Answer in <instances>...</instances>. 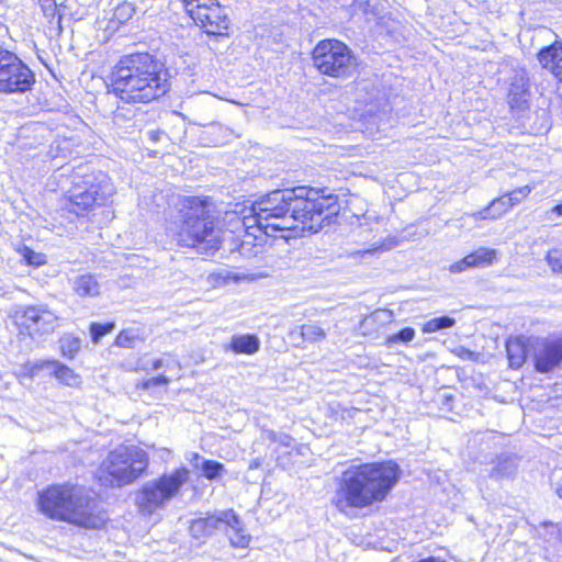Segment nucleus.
Masks as SVG:
<instances>
[{
	"label": "nucleus",
	"mask_w": 562,
	"mask_h": 562,
	"mask_svg": "<svg viewBox=\"0 0 562 562\" xmlns=\"http://www.w3.org/2000/svg\"><path fill=\"white\" fill-rule=\"evenodd\" d=\"M340 212L338 196L325 189L297 186L270 191L255 201L243 225L257 227L267 236L295 231L318 233L337 223Z\"/></svg>",
	"instance_id": "nucleus-1"
},
{
	"label": "nucleus",
	"mask_w": 562,
	"mask_h": 562,
	"mask_svg": "<svg viewBox=\"0 0 562 562\" xmlns=\"http://www.w3.org/2000/svg\"><path fill=\"white\" fill-rule=\"evenodd\" d=\"M110 80L111 92L130 104L159 100L171 88L165 61L148 52L123 56L114 66Z\"/></svg>",
	"instance_id": "nucleus-2"
},
{
	"label": "nucleus",
	"mask_w": 562,
	"mask_h": 562,
	"mask_svg": "<svg viewBox=\"0 0 562 562\" xmlns=\"http://www.w3.org/2000/svg\"><path fill=\"white\" fill-rule=\"evenodd\" d=\"M179 205L180 225L175 235L177 244L205 255L220 249L212 200L209 196L186 195L180 199Z\"/></svg>",
	"instance_id": "nucleus-3"
},
{
	"label": "nucleus",
	"mask_w": 562,
	"mask_h": 562,
	"mask_svg": "<svg viewBox=\"0 0 562 562\" xmlns=\"http://www.w3.org/2000/svg\"><path fill=\"white\" fill-rule=\"evenodd\" d=\"M38 510L46 517L86 529L104 526L108 516L87 494H38Z\"/></svg>",
	"instance_id": "nucleus-4"
},
{
	"label": "nucleus",
	"mask_w": 562,
	"mask_h": 562,
	"mask_svg": "<svg viewBox=\"0 0 562 562\" xmlns=\"http://www.w3.org/2000/svg\"><path fill=\"white\" fill-rule=\"evenodd\" d=\"M401 475L393 460L351 465L341 473L336 492H391Z\"/></svg>",
	"instance_id": "nucleus-5"
},
{
	"label": "nucleus",
	"mask_w": 562,
	"mask_h": 562,
	"mask_svg": "<svg viewBox=\"0 0 562 562\" xmlns=\"http://www.w3.org/2000/svg\"><path fill=\"white\" fill-rule=\"evenodd\" d=\"M147 453L135 446H121L111 451L100 469V481H110L111 486L122 487L135 481L147 468Z\"/></svg>",
	"instance_id": "nucleus-6"
},
{
	"label": "nucleus",
	"mask_w": 562,
	"mask_h": 562,
	"mask_svg": "<svg viewBox=\"0 0 562 562\" xmlns=\"http://www.w3.org/2000/svg\"><path fill=\"white\" fill-rule=\"evenodd\" d=\"M114 193V186L108 175L99 171L85 175L81 182L75 183L67 196L66 207L80 216L97 206L104 205Z\"/></svg>",
	"instance_id": "nucleus-7"
},
{
	"label": "nucleus",
	"mask_w": 562,
	"mask_h": 562,
	"mask_svg": "<svg viewBox=\"0 0 562 562\" xmlns=\"http://www.w3.org/2000/svg\"><path fill=\"white\" fill-rule=\"evenodd\" d=\"M312 60L322 75L333 78L349 77L357 64L353 52L335 38L319 41L312 50Z\"/></svg>",
	"instance_id": "nucleus-8"
},
{
	"label": "nucleus",
	"mask_w": 562,
	"mask_h": 562,
	"mask_svg": "<svg viewBox=\"0 0 562 562\" xmlns=\"http://www.w3.org/2000/svg\"><path fill=\"white\" fill-rule=\"evenodd\" d=\"M35 74L14 53L0 47V92L23 94L35 85Z\"/></svg>",
	"instance_id": "nucleus-9"
},
{
	"label": "nucleus",
	"mask_w": 562,
	"mask_h": 562,
	"mask_svg": "<svg viewBox=\"0 0 562 562\" xmlns=\"http://www.w3.org/2000/svg\"><path fill=\"white\" fill-rule=\"evenodd\" d=\"M186 12L209 35L227 36L229 18L217 0H181Z\"/></svg>",
	"instance_id": "nucleus-10"
},
{
	"label": "nucleus",
	"mask_w": 562,
	"mask_h": 562,
	"mask_svg": "<svg viewBox=\"0 0 562 562\" xmlns=\"http://www.w3.org/2000/svg\"><path fill=\"white\" fill-rule=\"evenodd\" d=\"M20 319L31 336L48 335L58 327V316L46 304L23 307Z\"/></svg>",
	"instance_id": "nucleus-11"
},
{
	"label": "nucleus",
	"mask_w": 562,
	"mask_h": 562,
	"mask_svg": "<svg viewBox=\"0 0 562 562\" xmlns=\"http://www.w3.org/2000/svg\"><path fill=\"white\" fill-rule=\"evenodd\" d=\"M535 369L548 373L562 362V337L543 339L535 350Z\"/></svg>",
	"instance_id": "nucleus-12"
},
{
	"label": "nucleus",
	"mask_w": 562,
	"mask_h": 562,
	"mask_svg": "<svg viewBox=\"0 0 562 562\" xmlns=\"http://www.w3.org/2000/svg\"><path fill=\"white\" fill-rule=\"evenodd\" d=\"M385 494H337L333 499L336 507L347 516H355L359 509L370 506L374 502H382Z\"/></svg>",
	"instance_id": "nucleus-13"
},
{
	"label": "nucleus",
	"mask_w": 562,
	"mask_h": 562,
	"mask_svg": "<svg viewBox=\"0 0 562 562\" xmlns=\"http://www.w3.org/2000/svg\"><path fill=\"white\" fill-rule=\"evenodd\" d=\"M224 521L222 530L226 532L229 543L234 548H247L251 536L244 529L239 517L232 510H223Z\"/></svg>",
	"instance_id": "nucleus-14"
},
{
	"label": "nucleus",
	"mask_w": 562,
	"mask_h": 562,
	"mask_svg": "<svg viewBox=\"0 0 562 562\" xmlns=\"http://www.w3.org/2000/svg\"><path fill=\"white\" fill-rule=\"evenodd\" d=\"M186 461L191 465L193 471L200 473L206 480L214 481L226 472L223 463L204 458L198 452L188 451L184 454Z\"/></svg>",
	"instance_id": "nucleus-15"
},
{
	"label": "nucleus",
	"mask_w": 562,
	"mask_h": 562,
	"mask_svg": "<svg viewBox=\"0 0 562 562\" xmlns=\"http://www.w3.org/2000/svg\"><path fill=\"white\" fill-rule=\"evenodd\" d=\"M191 471L187 467H180L170 473L162 474L156 482L155 488L144 487L139 492H179L189 481Z\"/></svg>",
	"instance_id": "nucleus-16"
},
{
	"label": "nucleus",
	"mask_w": 562,
	"mask_h": 562,
	"mask_svg": "<svg viewBox=\"0 0 562 562\" xmlns=\"http://www.w3.org/2000/svg\"><path fill=\"white\" fill-rule=\"evenodd\" d=\"M223 521V510L214 515L194 519L189 528L190 535L194 539L204 542L216 530H222Z\"/></svg>",
	"instance_id": "nucleus-17"
},
{
	"label": "nucleus",
	"mask_w": 562,
	"mask_h": 562,
	"mask_svg": "<svg viewBox=\"0 0 562 562\" xmlns=\"http://www.w3.org/2000/svg\"><path fill=\"white\" fill-rule=\"evenodd\" d=\"M537 56L542 68L562 81V42H554L541 48Z\"/></svg>",
	"instance_id": "nucleus-18"
},
{
	"label": "nucleus",
	"mask_w": 562,
	"mask_h": 562,
	"mask_svg": "<svg viewBox=\"0 0 562 562\" xmlns=\"http://www.w3.org/2000/svg\"><path fill=\"white\" fill-rule=\"evenodd\" d=\"M529 80L524 75H516L509 87L508 104L513 110L525 111L529 106Z\"/></svg>",
	"instance_id": "nucleus-19"
},
{
	"label": "nucleus",
	"mask_w": 562,
	"mask_h": 562,
	"mask_svg": "<svg viewBox=\"0 0 562 562\" xmlns=\"http://www.w3.org/2000/svg\"><path fill=\"white\" fill-rule=\"evenodd\" d=\"M393 321L394 314L392 311L378 308L360 322L359 329L363 336H372L381 328L392 324Z\"/></svg>",
	"instance_id": "nucleus-20"
},
{
	"label": "nucleus",
	"mask_w": 562,
	"mask_h": 562,
	"mask_svg": "<svg viewBox=\"0 0 562 562\" xmlns=\"http://www.w3.org/2000/svg\"><path fill=\"white\" fill-rule=\"evenodd\" d=\"M260 345V339L256 334H235L224 346V351H232L235 355H254L259 351Z\"/></svg>",
	"instance_id": "nucleus-21"
},
{
	"label": "nucleus",
	"mask_w": 562,
	"mask_h": 562,
	"mask_svg": "<svg viewBox=\"0 0 562 562\" xmlns=\"http://www.w3.org/2000/svg\"><path fill=\"white\" fill-rule=\"evenodd\" d=\"M173 494H136L135 504L143 516L162 509Z\"/></svg>",
	"instance_id": "nucleus-22"
},
{
	"label": "nucleus",
	"mask_w": 562,
	"mask_h": 562,
	"mask_svg": "<svg viewBox=\"0 0 562 562\" xmlns=\"http://www.w3.org/2000/svg\"><path fill=\"white\" fill-rule=\"evenodd\" d=\"M35 367L37 369L52 371L58 381L68 386H74L79 382V375H77L68 366L59 362L58 360H44Z\"/></svg>",
	"instance_id": "nucleus-23"
},
{
	"label": "nucleus",
	"mask_w": 562,
	"mask_h": 562,
	"mask_svg": "<svg viewBox=\"0 0 562 562\" xmlns=\"http://www.w3.org/2000/svg\"><path fill=\"white\" fill-rule=\"evenodd\" d=\"M514 205L512 194H504L491 201L483 210L473 214L475 220H496Z\"/></svg>",
	"instance_id": "nucleus-24"
},
{
	"label": "nucleus",
	"mask_w": 562,
	"mask_h": 562,
	"mask_svg": "<svg viewBox=\"0 0 562 562\" xmlns=\"http://www.w3.org/2000/svg\"><path fill=\"white\" fill-rule=\"evenodd\" d=\"M518 467V458L515 454L502 453L497 457L496 463L490 471V476L495 480L512 477Z\"/></svg>",
	"instance_id": "nucleus-25"
},
{
	"label": "nucleus",
	"mask_w": 562,
	"mask_h": 562,
	"mask_svg": "<svg viewBox=\"0 0 562 562\" xmlns=\"http://www.w3.org/2000/svg\"><path fill=\"white\" fill-rule=\"evenodd\" d=\"M506 352L510 368L519 369L526 362L527 347L520 337L506 342Z\"/></svg>",
	"instance_id": "nucleus-26"
},
{
	"label": "nucleus",
	"mask_w": 562,
	"mask_h": 562,
	"mask_svg": "<svg viewBox=\"0 0 562 562\" xmlns=\"http://www.w3.org/2000/svg\"><path fill=\"white\" fill-rule=\"evenodd\" d=\"M74 291L81 297H95L100 294V284L92 274H82L76 278Z\"/></svg>",
	"instance_id": "nucleus-27"
},
{
	"label": "nucleus",
	"mask_w": 562,
	"mask_h": 562,
	"mask_svg": "<svg viewBox=\"0 0 562 562\" xmlns=\"http://www.w3.org/2000/svg\"><path fill=\"white\" fill-rule=\"evenodd\" d=\"M58 344L61 356L68 360H72L80 351L82 340L72 334H64L59 338Z\"/></svg>",
	"instance_id": "nucleus-28"
},
{
	"label": "nucleus",
	"mask_w": 562,
	"mask_h": 562,
	"mask_svg": "<svg viewBox=\"0 0 562 562\" xmlns=\"http://www.w3.org/2000/svg\"><path fill=\"white\" fill-rule=\"evenodd\" d=\"M256 238L257 237L255 235L247 232L241 240L236 239L233 241L234 247L231 248V250L237 251L245 258L255 257L257 256L259 248V246L255 244Z\"/></svg>",
	"instance_id": "nucleus-29"
},
{
	"label": "nucleus",
	"mask_w": 562,
	"mask_h": 562,
	"mask_svg": "<svg viewBox=\"0 0 562 562\" xmlns=\"http://www.w3.org/2000/svg\"><path fill=\"white\" fill-rule=\"evenodd\" d=\"M290 335H297L300 338L308 342H317L326 337L324 329L316 324H304L297 329L292 330Z\"/></svg>",
	"instance_id": "nucleus-30"
},
{
	"label": "nucleus",
	"mask_w": 562,
	"mask_h": 562,
	"mask_svg": "<svg viewBox=\"0 0 562 562\" xmlns=\"http://www.w3.org/2000/svg\"><path fill=\"white\" fill-rule=\"evenodd\" d=\"M143 341L138 328L123 329L115 338V345L121 348H136Z\"/></svg>",
	"instance_id": "nucleus-31"
},
{
	"label": "nucleus",
	"mask_w": 562,
	"mask_h": 562,
	"mask_svg": "<svg viewBox=\"0 0 562 562\" xmlns=\"http://www.w3.org/2000/svg\"><path fill=\"white\" fill-rule=\"evenodd\" d=\"M241 277L227 269H218L209 274L207 281L213 286H224L229 283H237Z\"/></svg>",
	"instance_id": "nucleus-32"
},
{
	"label": "nucleus",
	"mask_w": 562,
	"mask_h": 562,
	"mask_svg": "<svg viewBox=\"0 0 562 562\" xmlns=\"http://www.w3.org/2000/svg\"><path fill=\"white\" fill-rule=\"evenodd\" d=\"M468 257L473 268L488 266L492 265L493 260L496 258V250L481 247L469 254Z\"/></svg>",
	"instance_id": "nucleus-33"
},
{
	"label": "nucleus",
	"mask_w": 562,
	"mask_h": 562,
	"mask_svg": "<svg viewBox=\"0 0 562 562\" xmlns=\"http://www.w3.org/2000/svg\"><path fill=\"white\" fill-rule=\"evenodd\" d=\"M416 331L413 327H404L395 334L389 335L384 340V346L393 348L395 345H407L415 338Z\"/></svg>",
	"instance_id": "nucleus-34"
},
{
	"label": "nucleus",
	"mask_w": 562,
	"mask_h": 562,
	"mask_svg": "<svg viewBox=\"0 0 562 562\" xmlns=\"http://www.w3.org/2000/svg\"><path fill=\"white\" fill-rule=\"evenodd\" d=\"M136 10L134 3L122 1L113 9V21L125 24L136 14Z\"/></svg>",
	"instance_id": "nucleus-35"
},
{
	"label": "nucleus",
	"mask_w": 562,
	"mask_h": 562,
	"mask_svg": "<svg viewBox=\"0 0 562 562\" xmlns=\"http://www.w3.org/2000/svg\"><path fill=\"white\" fill-rule=\"evenodd\" d=\"M454 324H456L454 318H452L448 315H443V316L431 318L428 322H426L423 325L422 330L425 334H430V333H436V331H439L442 329L451 328Z\"/></svg>",
	"instance_id": "nucleus-36"
},
{
	"label": "nucleus",
	"mask_w": 562,
	"mask_h": 562,
	"mask_svg": "<svg viewBox=\"0 0 562 562\" xmlns=\"http://www.w3.org/2000/svg\"><path fill=\"white\" fill-rule=\"evenodd\" d=\"M44 15L49 20L50 23L54 22L56 19V22L58 24V27L61 30V13L60 9H58L56 0H43L38 2Z\"/></svg>",
	"instance_id": "nucleus-37"
},
{
	"label": "nucleus",
	"mask_w": 562,
	"mask_h": 562,
	"mask_svg": "<svg viewBox=\"0 0 562 562\" xmlns=\"http://www.w3.org/2000/svg\"><path fill=\"white\" fill-rule=\"evenodd\" d=\"M115 327L113 322L91 323L90 336L93 344H98L105 335L110 334Z\"/></svg>",
	"instance_id": "nucleus-38"
},
{
	"label": "nucleus",
	"mask_w": 562,
	"mask_h": 562,
	"mask_svg": "<svg viewBox=\"0 0 562 562\" xmlns=\"http://www.w3.org/2000/svg\"><path fill=\"white\" fill-rule=\"evenodd\" d=\"M21 255L29 266L40 267L46 262V256L42 252H36L27 246H23Z\"/></svg>",
	"instance_id": "nucleus-39"
},
{
	"label": "nucleus",
	"mask_w": 562,
	"mask_h": 562,
	"mask_svg": "<svg viewBox=\"0 0 562 562\" xmlns=\"http://www.w3.org/2000/svg\"><path fill=\"white\" fill-rule=\"evenodd\" d=\"M546 261L550 267L552 273L562 276V251L559 249L549 250L546 256Z\"/></svg>",
	"instance_id": "nucleus-40"
},
{
	"label": "nucleus",
	"mask_w": 562,
	"mask_h": 562,
	"mask_svg": "<svg viewBox=\"0 0 562 562\" xmlns=\"http://www.w3.org/2000/svg\"><path fill=\"white\" fill-rule=\"evenodd\" d=\"M168 383H169V379L166 375H164V374H159L157 376L144 380L139 384V387L142 390H151V389L157 387V386H165Z\"/></svg>",
	"instance_id": "nucleus-41"
},
{
	"label": "nucleus",
	"mask_w": 562,
	"mask_h": 562,
	"mask_svg": "<svg viewBox=\"0 0 562 562\" xmlns=\"http://www.w3.org/2000/svg\"><path fill=\"white\" fill-rule=\"evenodd\" d=\"M470 268H473V267L470 263L469 257L465 256L461 260L451 263L450 267H449V271L451 273H460V272H463V271H465V270H468Z\"/></svg>",
	"instance_id": "nucleus-42"
},
{
	"label": "nucleus",
	"mask_w": 562,
	"mask_h": 562,
	"mask_svg": "<svg viewBox=\"0 0 562 562\" xmlns=\"http://www.w3.org/2000/svg\"><path fill=\"white\" fill-rule=\"evenodd\" d=\"M147 136L151 143H158L166 136V133L162 130H150L147 132Z\"/></svg>",
	"instance_id": "nucleus-43"
},
{
	"label": "nucleus",
	"mask_w": 562,
	"mask_h": 562,
	"mask_svg": "<svg viewBox=\"0 0 562 562\" xmlns=\"http://www.w3.org/2000/svg\"><path fill=\"white\" fill-rule=\"evenodd\" d=\"M293 441H294V439L290 435L280 432L276 443H279L280 446L289 448L292 446Z\"/></svg>",
	"instance_id": "nucleus-44"
},
{
	"label": "nucleus",
	"mask_w": 562,
	"mask_h": 562,
	"mask_svg": "<svg viewBox=\"0 0 562 562\" xmlns=\"http://www.w3.org/2000/svg\"><path fill=\"white\" fill-rule=\"evenodd\" d=\"M458 355L460 358L465 359V360L474 361L477 359V353H475L474 351H472L470 349L463 348V347L460 349Z\"/></svg>",
	"instance_id": "nucleus-45"
},
{
	"label": "nucleus",
	"mask_w": 562,
	"mask_h": 562,
	"mask_svg": "<svg viewBox=\"0 0 562 562\" xmlns=\"http://www.w3.org/2000/svg\"><path fill=\"white\" fill-rule=\"evenodd\" d=\"M542 525L544 527H550L552 530L550 531L552 535H557L561 538L562 540V525L559 526V525H554L552 522H549V521H544L542 522Z\"/></svg>",
	"instance_id": "nucleus-46"
},
{
	"label": "nucleus",
	"mask_w": 562,
	"mask_h": 562,
	"mask_svg": "<svg viewBox=\"0 0 562 562\" xmlns=\"http://www.w3.org/2000/svg\"><path fill=\"white\" fill-rule=\"evenodd\" d=\"M280 432H276L273 430H265L263 438L268 439L270 442H277L278 436Z\"/></svg>",
	"instance_id": "nucleus-47"
},
{
	"label": "nucleus",
	"mask_w": 562,
	"mask_h": 562,
	"mask_svg": "<svg viewBox=\"0 0 562 562\" xmlns=\"http://www.w3.org/2000/svg\"><path fill=\"white\" fill-rule=\"evenodd\" d=\"M525 191L529 192V189H527V187H525L524 189H520L519 191H514L510 193L514 199V205L519 203V201H520V199L517 196V194H526Z\"/></svg>",
	"instance_id": "nucleus-48"
},
{
	"label": "nucleus",
	"mask_w": 562,
	"mask_h": 562,
	"mask_svg": "<svg viewBox=\"0 0 562 562\" xmlns=\"http://www.w3.org/2000/svg\"><path fill=\"white\" fill-rule=\"evenodd\" d=\"M41 492H46V493H49V492H66L65 490H63L60 486L58 485H52V486H48L44 490H42ZM69 492H76L75 490H70Z\"/></svg>",
	"instance_id": "nucleus-49"
},
{
	"label": "nucleus",
	"mask_w": 562,
	"mask_h": 562,
	"mask_svg": "<svg viewBox=\"0 0 562 562\" xmlns=\"http://www.w3.org/2000/svg\"><path fill=\"white\" fill-rule=\"evenodd\" d=\"M552 213H555L558 216H562V201L554 205L551 210Z\"/></svg>",
	"instance_id": "nucleus-50"
},
{
	"label": "nucleus",
	"mask_w": 562,
	"mask_h": 562,
	"mask_svg": "<svg viewBox=\"0 0 562 562\" xmlns=\"http://www.w3.org/2000/svg\"><path fill=\"white\" fill-rule=\"evenodd\" d=\"M442 398H443L442 404H443L445 406H447V407H450V402H452V401H453V396H452V395H446V394H445V395H442Z\"/></svg>",
	"instance_id": "nucleus-51"
},
{
	"label": "nucleus",
	"mask_w": 562,
	"mask_h": 562,
	"mask_svg": "<svg viewBox=\"0 0 562 562\" xmlns=\"http://www.w3.org/2000/svg\"><path fill=\"white\" fill-rule=\"evenodd\" d=\"M162 367V360L161 359H156L154 362H153V369L154 370H158Z\"/></svg>",
	"instance_id": "nucleus-52"
},
{
	"label": "nucleus",
	"mask_w": 562,
	"mask_h": 562,
	"mask_svg": "<svg viewBox=\"0 0 562 562\" xmlns=\"http://www.w3.org/2000/svg\"><path fill=\"white\" fill-rule=\"evenodd\" d=\"M418 562H445V561H442V560H440L438 558L430 557V558H427V559H423V560H420Z\"/></svg>",
	"instance_id": "nucleus-53"
},
{
	"label": "nucleus",
	"mask_w": 562,
	"mask_h": 562,
	"mask_svg": "<svg viewBox=\"0 0 562 562\" xmlns=\"http://www.w3.org/2000/svg\"><path fill=\"white\" fill-rule=\"evenodd\" d=\"M260 464H261V461H260L259 459H256V460H254V461L250 463L249 468H250V469H256V468H259V467H260Z\"/></svg>",
	"instance_id": "nucleus-54"
},
{
	"label": "nucleus",
	"mask_w": 562,
	"mask_h": 562,
	"mask_svg": "<svg viewBox=\"0 0 562 562\" xmlns=\"http://www.w3.org/2000/svg\"><path fill=\"white\" fill-rule=\"evenodd\" d=\"M553 475H554V476L562 477V469H561V470H559V471H555Z\"/></svg>",
	"instance_id": "nucleus-55"
},
{
	"label": "nucleus",
	"mask_w": 562,
	"mask_h": 562,
	"mask_svg": "<svg viewBox=\"0 0 562 562\" xmlns=\"http://www.w3.org/2000/svg\"><path fill=\"white\" fill-rule=\"evenodd\" d=\"M374 251H376V248H373V249H367V250L364 251V254H372V252H374Z\"/></svg>",
	"instance_id": "nucleus-56"
},
{
	"label": "nucleus",
	"mask_w": 562,
	"mask_h": 562,
	"mask_svg": "<svg viewBox=\"0 0 562 562\" xmlns=\"http://www.w3.org/2000/svg\"><path fill=\"white\" fill-rule=\"evenodd\" d=\"M555 492H562V486L561 487H557Z\"/></svg>",
	"instance_id": "nucleus-57"
},
{
	"label": "nucleus",
	"mask_w": 562,
	"mask_h": 562,
	"mask_svg": "<svg viewBox=\"0 0 562 562\" xmlns=\"http://www.w3.org/2000/svg\"><path fill=\"white\" fill-rule=\"evenodd\" d=\"M5 0H0V3L4 2Z\"/></svg>",
	"instance_id": "nucleus-58"
},
{
	"label": "nucleus",
	"mask_w": 562,
	"mask_h": 562,
	"mask_svg": "<svg viewBox=\"0 0 562 562\" xmlns=\"http://www.w3.org/2000/svg\"><path fill=\"white\" fill-rule=\"evenodd\" d=\"M560 496H562V494H560Z\"/></svg>",
	"instance_id": "nucleus-59"
}]
</instances>
